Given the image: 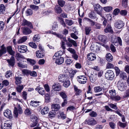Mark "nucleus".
Wrapping results in <instances>:
<instances>
[{
  "mask_svg": "<svg viewBox=\"0 0 129 129\" xmlns=\"http://www.w3.org/2000/svg\"><path fill=\"white\" fill-rule=\"evenodd\" d=\"M50 100V95L48 94H46L45 95V101L47 103L49 102Z\"/></svg>",
  "mask_w": 129,
  "mask_h": 129,
  "instance_id": "obj_51",
  "label": "nucleus"
},
{
  "mask_svg": "<svg viewBox=\"0 0 129 129\" xmlns=\"http://www.w3.org/2000/svg\"><path fill=\"white\" fill-rule=\"evenodd\" d=\"M103 9L105 11L109 12L112 10L113 8L112 7L110 6L104 7Z\"/></svg>",
  "mask_w": 129,
  "mask_h": 129,
  "instance_id": "obj_42",
  "label": "nucleus"
},
{
  "mask_svg": "<svg viewBox=\"0 0 129 129\" xmlns=\"http://www.w3.org/2000/svg\"><path fill=\"white\" fill-rule=\"evenodd\" d=\"M4 114L5 117L9 118L11 119L12 117L11 111L9 109H7L5 110L4 112Z\"/></svg>",
  "mask_w": 129,
  "mask_h": 129,
  "instance_id": "obj_13",
  "label": "nucleus"
},
{
  "mask_svg": "<svg viewBox=\"0 0 129 129\" xmlns=\"http://www.w3.org/2000/svg\"><path fill=\"white\" fill-rule=\"evenodd\" d=\"M109 93L111 95L110 99L112 97H113L116 95V91L114 89L110 90L109 91Z\"/></svg>",
  "mask_w": 129,
  "mask_h": 129,
  "instance_id": "obj_39",
  "label": "nucleus"
},
{
  "mask_svg": "<svg viewBox=\"0 0 129 129\" xmlns=\"http://www.w3.org/2000/svg\"><path fill=\"white\" fill-rule=\"evenodd\" d=\"M89 17L91 19H95L96 18V14L93 11H91L88 14Z\"/></svg>",
  "mask_w": 129,
  "mask_h": 129,
  "instance_id": "obj_33",
  "label": "nucleus"
},
{
  "mask_svg": "<svg viewBox=\"0 0 129 129\" xmlns=\"http://www.w3.org/2000/svg\"><path fill=\"white\" fill-rule=\"evenodd\" d=\"M105 76L107 79L112 80L114 78L115 75L113 71L110 70H108L106 72Z\"/></svg>",
  "mask_w": 129,
  "mask_h": 129,
  "instance_id": "obj_1",
  "label": "nucleus"
},
{
  "mask_svg": "<svg viewBox=\"0 0 129 129\" xmlns=\"http://www.w3.org/2000/svg\"><path fill=\"white\" fill-rule=\"evenodd\" d=\"M8 63V66L10 67H13L15 63V59L14 57L12 56L9 59H7V60Z\"/></svg>",
  "mask_w": 129,
  "mask_h": 129,
  "instance_id": "obj_7",
  "label": "nucleus"
},
{
  "mask_svg": "<svg viewBox=\"0 0 129 129\" xmlns=\"http://www.w3.org/2000/svg\"><path fill=\"white\" fill-rule=\"evenodd\" d=\"M22 113V109L20 105H18L17 108L15 107L14 110V116L16 117L18 116V114H21Z\"/></svg>",
  "mask_w": 129,
  "mask_h": 129,
  "instance_id": "obj_3",
  "label": "nucleus"
},
{
  "mask_svg": "<svg viewBox=\"0 0 129 129\" xmlns=\"http://www.w3.org/2000/svg\"><path fill=\"white\" fill-rule=\"evenodd\" d=\"M37 57L38 58H43L45 55L44 51L43 50L40 51H37L36 52Z\"/></svg>",
  "mask_w": 129,
  "mask_h": 129,
  "instance_id": "obj_15",
  "label": "nucleus"
},
{
  "mask_svg": "<svg viewBox=\"0 0 129 129\" xmlns=\"http://www.w3.org/2000/svg\"><path fill=\"white\" fill-rule=\"evenodd\" d=\"M52 88L54 90L59 91L61 90V86L58 83H55L52 86Z\"/></svg>",
  "mask_w": 129,
  "mask_h": 129,
  "instance_id": "obj_17",
  "label": "nucleus"
},
{
  "mask_svg": "<svg viewBox=\"0 0 129 129\" xmlns=\"http://www.w3.org/2000/svg\"><path fill=\"white\" fill-rule=\"evenodd\" d=\"M120 77L123 79H125L127 78L126 73L124 72H121L120 73Z\"/></svg>",
  "mask_w": 129,
  "mask_h": 129,
  "instance_id": "obj_41",
  "label": "nucleus"
},
{
  "mask_svg": "<svg viewBox=\"0 0 129 129\" xmlns=\"http://www.w3.org/2000/svg\"><path fill=\"white\" fill-rule=\"evenodd\" d=\"M128 0H122V6L126 8L127 7L128 5Z\"/></svg>",
  "mask_w": 129,
  "mask_h": 129,
  "instance_id": "obj_62",
  "label": "nucleus"
},
{
  "mask_svg": "<svg viewBox=\"0 0 129 129\" xmlns=\"http://www.w3.org/2000/svg\"><path fill=\"white\" fill-rule=\"evenodd\" d=\"M33 13L32 11L30 9H28L26 11V14L27 16L32 15Z\"/></svg>",
  "mask_w": 129,
  "mask_h": 129,
  "instance_id": "obj_57",
  "label": "nucleus"
},
{
  "mask_svg": "<svg viewBox=\"0 0 129 129\" xmlns=\"http://www.w3.org/2000/svg\"><path fill=\"white\" fill-rule=\"evenodd\" d=\"M114 65L113 64L110 62H108L106 64V69H112L114 67Z\"/></svg>",
  "mask_w": 129,
  "mask_h": 129,
  "instance_id": "obj_52",
  "label": "nucleus"
},
{
  "mask_svg": "<svg viewBox=\"0 0 129 129\" xmlns=\"http://www.w3.org/2000/svg\"><path fill=\"white\" fill-rule=\"evenodd\" d=\"M103 88L100 86H97L94 88V90L96 92H99L102 90Z\"/></svg>",
  "mask_w": 129,
  "mask_h": 129,
  "instance_id": "obj_44",
  "label": "nucleus"
},
{
  "mask_svg": "<svg viewBox=\"0 0 129 129\" xmlns=\"http://www.w3.org/2000/svg\"><path fill=\"white\" fill-rule=\"evenodd\" d=\"M90 48L91 50H93L96 53H98L100 52V47L96 45L93 44L91 45Z\"/></svg>",
  "mask_w": 129,
  "mask_h": 129,
  "instance_id": "obj_11",
  "label": "nucleus"
},
{
  "mask_svg": "<svg viewBox=\"0 0 129 129\" xmlns=\"http://www.w3.org/2000/svg\"><path fill=\"white\" fill-rule=\"evenodd\" d=\"M123 97L124 98L129 97V88L126 90L125 92Z\"/></svg>",
  "mask_w": 129,
  "mask_h": 129,
  "instance_id": "obj_64",
  "label": "nucleus"
},
{
  "mask_svg": "<svg viewBox=\"0 0 129 129\" xmlns=\"http://www.w3.org/2000/svg\"><path fill=\"white\" fill-rule=\"evenodd\" d=\"M98 38L99 41L105 43L107 41V37L106 36L103 35H99Z\"/></svg>",
  "mask_w": 129,
  "mask_h": 129,
  "instance_id": "obj_20",
  "label": "nucleus"
},
{
  "mask_svg": "<svg viewBox=\"0 0 129 129\" xmlns=\"http://www.w3.org/2000/svg\"><path fill=\"white\" fill-rule=\"evenodd\" d=\"M35 90L38 92L39 94L42 95H43L45 94V90L43 88L39 86L37 87L35 89Z\"/></svg>",
  "mask_w": 129,
  "mask_h": 129,
  "instance_id": "obj_22",
  "label": "nucleus"
},
{
  "mask_svg": "<svg viewBox=\"0 0 129 129\" xmlns=\"http://www.w3.org/2000/svg\"><path fill=\"white\" fill-rule=\"evenodd\" d=\"M15 78L16 80L15 83L16 84H17L21 83V80L22 79L21 77L20 76L15 77Z\"/></svg>",
  "mask_w": 129,
  "mask_h": 129,
  "instance_id": "obj_34",
  "label": "nucleus"
},
{
  "mask_svg": "<svg viewBox=\"0 0 129 129\" xmlns=\"http://www.w3.org/2000/svg\"><path fill=\"white\" fill-rule=\"evenodd\" d=\"M18 50L19 52L22 53L26 52L27 50V46L23 45L19 46L18 47Z\"/></svg>",
  "mask_w": 129,
  "mask_h": 129,
  "instance_id": "obj_12",
  "label": "nucleus"
},
{
  "mask_svg": "<svg viewBox=\"0 0 129 129\" xmlns=\"http://www.w3.org/2000/svg\"><path fill=\"white\" fill-rule=\"evenodd\" d=\"M65 22L69 26H71L73 24V22L72 20H68L67 19H65Z\"/></svg>",
  "mask_w": 129,
  "mask_h": 129,
  "instance_id": "obj_58",
  "label": "nucleus"
},
{
  "mask_svg": "<svg viewBox=\"0 0 129 129\" xmlns=\"http://www.w3.org/2000/svg\"><path fill=\"white\" fill-rule=\"evenodd\" d=\"M15 57L17 60H18L21 58L24 59L25 58V57H24L23 56L21 55V54L19 53H17L16 54Z\"/></svg>",
  "mask_w": 129,
  "mask_h": 129,
  "instance_id": "obj_46",
  "label": "nucleus"
},
{
  "mask_svg": "<svg viewBox=\"0 0 129 129\" xmlns=\"http://www.w3.org/2000/svg\"><path fill=\"white\" fill-rule=\"evenodd\" d=\"M104 31L106 33L110 32L112 31L110 24L107 25L106 26V28L104 29Z\"/></svg>",
  "mask_w": 129,
  "mask_h": 129,
  "instance_id": "obj_30",
  "label": "nucleus"
},
{
  "mask_svg": "<svg viewBox=\"0 0 129 129\" xmlns=\"http://www.w3.org/2000/svg\"><path fill=\"white\" fill-rule=\"evenodd\" d=\"M74 87L75 91L76 92L75 94L76 95H79L82 92L81 90L78 89L76 85H74Z\"/></svg>",
  "mask_w": 129,
  "mask_h": 129,
  "instance_id": "obj_29",
  "label": "nucleus"
},
{
  "mask_svg": "<svg viewBox=\"0 0 129 129\" xmlns=\"http://www.w3.org/2000/svg\"><path fill=\"white\" fill-rule=\"evenodd\" d=\"M27 39V36L22 37L19 39L17 41V43L18 44L22 43L25 42Z\"/></svg>",
  "mask_w": 129,
  "mask_h": 129,
  "instance_id": "obj_27",
  "label": "nucleus"
},
{
  "mask_svg": "<svg viewBox=\"0 0 129 129\" xmlns=\"http://www.w3.org/2000/svg\"><path fill=\"white\" fill-rule=\"evenodd\" d=\"M49 111V109L48 107H45L41 111V113L43 115L47 114Z\"/></svg>",
  "mask_w": 129,
  "mask_h": 129,
  "instance_id": "obj_32",
  "label": "nucleus"
},
{
  "mask_svg": "<svg viewBox=\"0 0 129 129\" xmlns=\"http://www.w3.org/2000/svg\"><path fill=\"white\" fill-rule=\"evenodd\" d=\"M124 25V23L121 20H118L114 24L115 26L117 28L120 29Z\"/></svg>",
  "mask_w": 129,
  "mask_h": 129,
  "instance_id": "obj_9",
  "label": "nucleus"
},
{
  "mask_svg": "<svg viewBox=\"0 0 129 129\" xmlns=\"http://www.w3.org/2000/svg\"><path fill=\"white\" fill-rule=\"evenodd\" d=\"M40 37L39 35H35L33 38V41L35 42H39V41Z\"/></svg>",
  "mask_w": 129,
  "mask_h": 129,
  "instance_id": "obj_49",
  "label": "nucleus"
},
{
  "mask_svg": "<svg viewBox=\"0 0 129 129\" xmlns=\"http://www.w3.org/2000/svg\"><path fill=\"white\" fill-rule=\"evenodd\" d=\"M54 9L55 12L57 14H60L62 12V10L61 8L58 5L55 6Z\"/></svg>",
  "mask_w": 129,
  "mask_h": 129,
  "instance_id": "obj_31",
  "label": "nucleus"
},
{
  "mask_svg": "<svg viewBox=\"0 0 129 129\" xmlns=\"http://www.w3.org/2000/svg\"><path fill=\"white\" fill-rule=\"evenodd\" d=\"M12 124V123L10 121H6L4 123L3 126L1 125V127L2 129H11Z\"/></svg>",
  "mask_w": 129,
  "mask_h": 129,
  "instance_id": "obj_10",
  "label": "nucleus"
},
{
  "mask_svg": "<svg viewBox=\"0 0 129 129\" xmlns=\"http://www.w3.org/2000/svg\"><path fill=\"white\" fill-rule=\"evenodd\" d=\"M59 94L63 100L68 99L67 95L64 92H60Z\"/></svg>",
  "mask_w": 129,
  "mask_h": 129,
  "instance_id": "obj_36",
  "label": "nucleus"
},
{
  "mask_svg": "<svg viewBox=\"0 0 129 129\" xmlns=\"http://www.w3.org/2000/svg\"><path fill=\"white\" fill-rule=\"evenodd\" d=\"M62 52L61 51H59L58 52H56L54 54V55L56 56V57L59 58L62 55Z\"/></svg>",
  "mask_w": 129,
  "mask_h": 129,
  "instance_id": "obj_63",
  "label": "nucleus"
},
{
  "mask_svg": "<svg viewBox=\"0 0 129 129\" xmlns=\"http://www.w3.org/2000/svg\"><path fill=\"white\" fill-rule=\"evenodd\" d=\"M106 60L108 62H111L113 60L112 56L111 54L109 53H107L106 56Z\"/></svg>",
  "mask_w": 129,
  "mask_h": 129,
  "instance_id": "obj_28",
  "label": "nucleus"
},
{
  "mask_svg": "<svg viewBox=\"0 0 129 129\" xmlns=\"http://www.w3.org/2000/svg\"><path fill=\"white\" fill-rule=\"evenodd\" d=\"M38 103V102H37L36 101H31L30 103V105L33 107H36L39 105Z\"/></svg>",
  "mask_w": 129,
  "mask_h": 129,
  "instance_id": "obj_48",
  "label": "nucleus"
},
{
  "mask_svg": "<svg viewBox=\"0 0 129 129\" xmlns=\"http://www.w3.org/2000/svg\"><path fill=\"white\" fill-rule=\"evenodd\" d=\"M118 125L122 128H124L126 126V124L125 123H123L119 121L117 123Z\"/></svg>",
  "mask_w": 129,
  "mask_h": 129,
  "instance_id": "obj_61",
  "label": "nucleus"
},
{
  "mask_svg": "<svg viewBox=\"0 0 129 129\" xmlns=\"http://www.w3.org/2000/svg\"><path fill=\"white\" fill-rule=\"evenodd\" d=\"M7 50L9 54L11 55H14L15 52L14 51L11 46H9L7 48Z\"/></svg>",
  "mask_w": 129,
  "mask_h": 129,
  "instance_id": "obj_35",
  "label": "nucleus"
},
{
  "mask_svg": "<svg viewBox=\"0 0 129 129\" xmlns=\"http://www.w3.org/2000/svg\"><path fill=\"white\" fill-rule=\"evenodd\" d=\"M60 106L58 104H52L51 108L53 111H57L60 108Z\"/></svg>",
  "mask_w": 129,
  "mask_h": 129,
  "instance_id": "obj_16",
  "label": "nucleus"
},
{
  "mask_svg": "<svg viewBox=\"0 0 129 129\" xmlns=\"http://www.w3.org/2000/svg\"><path fill=\"white\" fill-rule=\"evenodd\" d=\"M85 123L89 125H95L96 122L95 120L93 118H91L88 120H86L85 121Z\"/></svg>",
  "mask_w": 129,
  "mask_h": 129,
  "instance_id": "obj_8",
  "label": "nucleus"
},
{
  "mask_svg": "<svg viewBox=\"0 0 129 129\" xmlns=\"http://www.w3.org/2000/svg\"><path fill=\"white\" fill-rule=\"evenodd\" d=\"M23 88L24 87L23 85H19L16 88L18 92L21 93V90L23 89Z\"/></svg>",
  "mask_w": 129,
  "mask_h": 129,
  "instance_id": "obj_54",
  "label": "nucleus"
},
{
  "mask_svg": "<svg viewBox=\"0 0 129 129\" xmlns=\"http://www.w3.org/2000/svg\"><path fill=\"white\" fill-rule=\"evenodd\" d=\"M127 13V12L126 10H122L120 11V14L122 16H126Z\"/></svg>",
  "mask_w": 129,
  "mask_h": 129,
  "instance_id": "obj_50",
  "label": "nucleus"
},
{
  "mask_svg": "<svg viewBox=\"0 0 129 129\" xmlns=\"http://www.w3.org/2000/svg\"><path fill=\"white\" fill-rule=\"evenodd\" d=\"M21 25L22 26H23L26 25L28 26L31 28H33V26L31 23L29 21H27L25 19H23Z\"/></svg>",
  "mask_w": 129,
  "mask_h": 129,
  "instance_id": "obj_6",
  "label": "nucleus"
},
{
  "mask_svg": "<svg viewBox=\"0 0 129 129\" xmlns=\"http://www.w3.org/2000/svg\"><path fill=\"white\" fill-rule=\"evenodd\" d=\"M22 33L24 35H28L31 33L32 31L30 29L26 27H24L22 29Z\"/></svg>",
  "mask_w": 129,
  "mask_h": 129,
  "instance_id": "obj_19",
  "label": "nucleus"
},
{
  "mask_svg": "<svg viewBox=\"0 0 129 129\" xmlns=\"http://www.w3.org/2000/svg\"><path fill=\"white\" fill-rule=\"evenodd\" d=\"M117 87L118 89L121 91H123L126 88L124 86V83L123 82H119L117 85Z\"/></svg>",
  "mask_w": 129,
  "mask_h": 129,
  "instance_id": "obj_21",
  "label": "nucleus"
},
{
  "mask_svg": "<svg viewBox=\"0 0 129 129\" xmlns=\"http://www.w3.org/2000/svg\"><path fill=\"white\" fill-rule=\"evenodd\" d=\"M12 73L10 71H7L5 73V76L7 78H9L12 76Z\"/></svg>",
  "mask_w": 129,
  "mask_h": 129,
  "instance_id": "obj_45",
  "label": "nucleus"
},
{
  "mask_svg": "<svg viewBox=\"0 0 129 129\" xmlns=\"http://www.w3.org/2000/svg\"><path fill=\"white\" fill-rule=\"evenodd\" d=\"M37 117L34 115H32L31 117V120L32 122L31 126L34 127L38 123Z\"/></svg>",
  "mask_w": 129,
  "mask_h": 129,
  "instance_id": "obj_5",
  "label": "nucleus"
},
{
  "mask_svg": "<svg viewBox=\"0 0 129 129\" xmlns=\"http://www.w3.org/2000/svg\"><path fill=\"white\" fill-rule=\"evenodd\" d=\"M97 114L96 113L93 111L90 112L89 114L90 116L94 117H96L97 116Z\"/></svg>",
  "mask_w": 129,
  "mask_h": 129,
  "instance_id": "obj_60",
  "label": "nucleus"
},
{
  "mask_svg": "<svg viewBox=\"0 0 129 129\" xmlns=\"http://www.w3.org/2000/svg\"><path fill=\"white\" fill-rule=\"evenodd\" d=\"M6 52V49L5 47L4 46V45L3 44L1 47V49L0 50V57L2 55Z\"/></svg>",
  "mask_w": 129,
  "mask_h": 129,
  "instance_id": "obj_24",
  "label": "nucleus"
},
{
  "mask_svg": "<svg viewBox=\"0 0 129 129\" xmlns=\"http://www.w3.org/2000/svg\"><path fill=\"white\" fill-rule=\"evenodd\" d=\"M88 59L91 61L95 60L96 59L95 54L92 53L88 54L87 56Z\"/></svg>",
  "mask_w": 129,
  "mask_h": 129,
  "instance_id": "obj_18",
  "label": "nucleus"
},
{
  "mask_svg": "<svg viewBox=\"0 0 129 129\" xmlns=\"http://www.w3.org/2000/svg\"><path fill=\"white\" fill-rule=\"evenodd\" d=\"M29 46L35 49L37 47V46L36 44L33 42H31L29 43Z\"/></svg>",
  "mask_w": 129,
  "mask_h": 129,
  "instance_id": "obj_59",
  "label": "nucleus"
},
{
  "mask_svg": "<svg viewBox=\"0 0 129 129\" xmlns=\"http://www.w3.org/2000/svg\"><path fill=\"white\" fill-rule=\"evenodd\" d=\"M56 115V113L55 111H53L52 110V111L49 112L48 114V116L50 118L54 117Z\"/></svg>",
  "mask_w": 129,
  "mask_h": 129,
  "instance_id": "obj_40",
  "label": "nucleus"
},
{
  "mask_svg": "<svg viewBox=\"0 0 129 129\" xmlns=\"http://www.w3.org/2000/svg\"><path fill=\"white\" fill-rule=\"evenodd\" d=\"M68 41L72 44V45H73L75 47L77 46V43L74 40L71 39L70 38H68Z\"/></svg>",
  "mask_w": 129,
  "mask_h": 129,
  "instance_id": "obj_38",
  "label": "nucleus"
},
{
  "mask_svg": "<svg viewBox=\"0 0 129 129\" xmlns=\"http://www.w3.org/2000/svg\"><path fill=\"white\" fill-rule=\"evenodd\" d=\"M77 81L81 84H84L86 83L87 79L85 76H80L77 77Z\"/></svg>",
  "mask_w": 129,
  "mask_h": 129,
  "instance_id": "obj_4",
  "label": "nucleus"
},
{
  "mask_svg": "<svg viewBox=\"0 0 129 129\" xmlns=\"http://www.w3.org/2000/svg\"><path fill=\"white\" fill-rule=\"evenodd\" d=\"M64 61V58L63 57H60L56 59L55 63L57 64H62Z\"/></svg>",
  "mask_w": 129,
  "mask_h": 129,
  "instance_id": "obj_26",
  "label": "nucleus"
},
{
  "mask_svg": "<svg viewBox=\"0 0 129 129\" xmlns=\"http://www.w3.org/2000/svg\"><path fill=\"white\" fill-rule=\"evenodd\" d=\"M58 3L59 5L61 7H63L65 4V2L63 0H58Z\"/></svg>",
  "mask_w": 129,
  "mask_h": 129,
  "instance_id": "obj_55",
  "label": "nucleus"
},
{
  "mask_svg": "<svg viewBox=\"0 0 129 129\" xmlns=\"http://www.w3.org/2000/svg\"><path fill=\"white\" fill-rule=\"evenodd\" d=\"M22 72L23 74L28 75H30V71L27 69H24L22 71Z\"/></svg>",
  "mask_w": 129,
  "mask_h": 129,
  "instance_id": "obj_56",
  "label": "nucleus"
},
{
  "mask_svg": "<svg viewBox=\"0 0 129 129\" xmlns=\"http://www.w3.org/2000/svg\"><path fill=\"white\" fill-rule=\"evenodd\" d=\"M57 117L58 118L64 119L66 118V115L63 112H59L57 113Z\"/></svg>",
  "mask_w": 129,
  "mask_h": 129,
  "instance_id": "obj_23",
  "label": "nucleus"
},
{
  "mask_svg": "<svg viewBox=\"0 0 129 129\" xmlns=\"http://www.w3.org/2000/svg\"><path fill=\"white\" fill-rule=\"evenodd\" d=\"M91 30V28L89 26H86L85 28V34L86 35H88Z\"/></svg>",
  "mask_w": 129,
  "mask_h": 129,
  "instance_id": "obj_47",
  "label": "nucleus"
},
{
  "mask_svg": "<svg viewBox=\"0 0 129 129\" xmlns=\"http://www.w3.org/2000/svg\"><path fill=\"white\" fill-rule=\"evenodd\" d=\"M5 7L3 4L0 5V13L3 14L5 11Z\"/></svg>",
  "mask_w": 129,
  "mask_h": 129,
  "instance_id": "obj_43",
  "label": "nucleus"
},
{
  "mask_svg": "<svg viewBox=\"0 0 129 129\" xmlns=\"http://www.w3.org/2000/svg\"><path fill=\"white\" fill-rule=\"evenodd\" d=\"M63 82V85L66 87H67L70 84V81L68 80H66Z\"/></svg>",
  "mask_w": 129,
  "mask_h": 129,
  "instance_id": "obj_53",
  "label": "nucleus"
},
{
  "mask_svg": "<svg viewBox=\"0 0 129 129\" xmlns=\"http://www.w3.org/2000/svg\"><path fill=\"white\" fill-rule=\"evenodd\" d=\"M84 19L86 21L88 22V23L91 26L95 25L96 23V22L89 18H85Z\"/></svg>",
  "mask_w": 129,
  "mask_h": 129,
  "instance_id": "obj_25",
  "label": "nucleus"
},
{
  "mask_svg": "<svg viewBox=\"0 0 129 129\" xmlns=\"http://www.w3.org/2000/svg\"><path fill=\"white\" fill-rule=\"evenodd\" d=\"M68 78L67 75L66 74H61L58 77V80L60 82H63L65 81Z\"/></svg>",
  "mask_w": 129,
  "mask_h": 129,
  "instance_id": "obj_14",
  "label": "nucleus"
},
{
  "mask_svg": "<svg viewBox=\"0 0 129 129\" xmlns=\"http://www.w3.org/2000/svg\"><path fill=\"white\" fill-rule=\"evenodd\" d=\"M111 99L115 101H117L120 100L121 99L120 96L118 95L114 96L113 97H112Z\"/></svg>",
  "mask_w": 129,
  "mask_h": 129,
  "instance_id": "obj_37",
  "label": "nucleus"
},
{
  "mask_svg": "<svg viewBox=\"0 0 129 129\" xmlns=\"http://www.w3.org/2000/svg\"><path fill=\"white\" fill-rule=\"evenodd\" d=\"M94 10L96 12V13L102 17V7L98 4L94 5Z\"/></svg>",
  "mask_w": 129,
  "mask_h": 129,
  "instance_id": "obj_2",
  "label": "nucleus"
}]
</instances>
